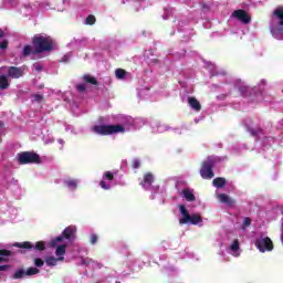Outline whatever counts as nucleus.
Listing matches in <instances>:
<instances>
[{
  "mask_svg": "<svg viewBox=\"0 0 283 283\" xmlns=\"http://www.w3.org/2000/svg\"><path fill=\"white\" fill-rule=\"evenodd\" d=\"M33 54H43V52H52L54 50V39L50 35H34L32 38Z\"/></svg>",
  "mask_w": 283,
  "mask_h": 283,
  "instance_id": "obj_1",
  "label": "nucleus"
},
{
  "mask_svg": "<svg viewBox=\"0 0 283 283\" xmlns=\"http://www.w3.org/2000/svg\"><path fill=\"white\" fill-rule=\"evenodd\" d=\"M92 132L94 134H98V136H113L114 134H123L125 133V126L117 125H95L92 127Z\"/></svg>",
  "mask_w": 283,
  "mask_h": 283,
  "instance_id": "obj_2",
  "label": "nucleus"
},
{
  "mask_svg": "<svg viewBox=\"0 0 283 283\" xmlns=\"http://www.w3.org/2000/svg\"><path fill=\"white\" fill-rule=\"evenodd\" d=\"M19 165H41V156L34 151H22L17 156Z\"/></svg>",
  "mask_w": 283,
  "mask_h": 283,
  "instance_id": "obj_3",
  "label": "nucleus"
},
{
  "mask_svg": "<svg viewBox=\"0 0 283 283\" xmlns=\"http://www.w3.org/2000/svg\"><path fill=\"white\" fill-rule=\"evenodd\" d=\"M179 211L182 218L179 219L180 224H200L202 217L200 214H189V210L185 205H179Z\"/></svg>",
  "mask_w": 283,
  "mask_h": 283,
  "instance_id": "obj_4",
  "label": "nucleus"
},
{
  "mask_svg": "<svg viewBox=\"0 0 283 283\" xmlns=\"http://www.w3.org/2000/svg\"><path fill=\"white\" fill-rule=\"evenodd\" d=\"M213 167H216V159L212 157H208L205 161L201 164L200 168V176L203 178V180H211L213 176Z\"/></svg>",
  "mask_w": 283,
  "mask_h": 283,
  "instance_id": "obj_5",
  "label": "nucleus"
},
{
  "mask_svg": "<svg viewBox=\"0 0 283 283\" xmlns=\"http://www.w3.org/2000/svg\"><path fill=\"white\" fill-rule=\"evenodd\" d=\"M255 247L261 253H264L265 251H271L273 249V241L269 237L256 239Z\"/></svg>",
  "mask_w": 283,
  "mask_h": 283,
  "instance_id": "obj_6",
  "label": "nucleus"
},
{
  "mask_svg": "<svg viewBox=\"0 0 283 283\" xmlns=\"http://www.w3.org/2000/svg\"><path fill=\"white\" fill-rule=\"evenodd\" d=\"M232 17L243 23V25H249V23H251V15L242 9L233 11Z\"/></svg>",
  "mask_w": 283,
  "mask_h": 283,
  "instance_id": "obj_7",
  "label": "nucleus"
},
{
  "mask_svg": "<svg viewBox=\"0 0 283 283\" xmlns=\"http://www.w3.org/2000/svg\"><path fill=\"white\" fill-rule=\"evenodd\" d=\"M154 180H156V178L154 177V174L151 172H146L144 175V179L140 181V186L143 187V189H149L151 187V185H154Z\"/></svg>",
  "mask_w": 283,
  "mask_h": 283,
  "instance_id": "obj_8",
  "label": "nucleus"
},
{
  "mask_svg": "<svg viewBox=\"0 0 283 283\" xmlns=\"http://www.w3.org/2000/svg\"><path fill=\"white\" fill-rule=\"evenodd\" d=\"M8 76L9 78H21V76H23V69L17 66H9Z\"/></svg>",
  "mask_w": 283,
  "mask_h": 283,
  "instance_id": "obj_9",
  "label": "nucleus"
},
{
  "mask_svg": "<svg viewBox=\"0 0 283 283\" xmlns=\"http://www.w3.org/2000/svg\"><path fill=\"white\" fill-rule=\"evenodd\" d=\"M188 105L193 109L195 112H200L202 109V105L196 97H188Z\"/></svg>",
  "mask_w": 283,
  "mask_h": 283,
  "instance_id": "obj_10",
  "label": "nucleus"
},
{
  "mask_svg": "<svg viewBox=\"0 0 283 283\" xmlns=\"http://www.w3.org/2000/svg\"><path fill=\"white\" fill-rule=\"evenodd\" d=\"M76 233V228L74 227H67L63 230L62 235L64 240H72Z\"/></svg>",
  "mask_w": 283,
  "mask_h": 283,
  "instance_id": "obj_11",
  "label": "nucleus"
},
{
  "mask_svg": "<svg viewBox=\"0 0 283 283\" xmlns=\"http://www.w3.org/2000/svg\"><path fill=\"white\" fill-rule=\"evenodd\" d=\"M181 193L187 202H196V195L189 188L184 189Z\"/></svg>",
  "mask_w": 283,
  "mask_h": 283,
  "instance_id": "obj_12",
  "label": "nucleus"
},
{
  "mask_svg": "<svg viewBox=\"0 0 283 283\" xmlns=\"http://www.w3.org/2000/svg\"><path fill=\"white\" fill-rule=\"evenodd\" d=\"M219 201L223 205H229V207H233V205H235V201L227 193L219 195Z\"/></svg>",
  "mask_w": 283,
  "mask_h": 283,
  "instance_id": "obj_13",
  "label": "nucleus"
},
{
  "mask_svg": "<svg viewBox=\"0 0 283 283\" xmlns=\"http://www.w3.org/2000/svg\"><path fill=\"white\" fill-rule=\"evenodd\" d=\"M272 15H274L275 19L279 20V25H282V27H283V7H277V8L273 11Z\"/></svg>",
  "mask_w": 283,
  "mask_h": 283,
  "instance_id": "obj_14",
  "label": "nucleus"
},
{
  "mask_svg": "<svg viewBox=\"0 0 283 283\" xmlns=\"http://www.w3.org/2000/svg\"><path fill=\"white\" fill-rule=\"evenodd\" d=\"M270 32L274 36V39H282L283 27H271Z\"/></svg>",
  "mask_w": 283,
  "mask_h": 283,
  "instance_id": "obj_15",
  "label": "nucleus"
},
{
  "mask_svg": "<svg viewBox=\"0 0 283 283\" xmlns=\"http://www.w3.org/2000/svg\"><path fill=\"white\" fill-rule=\"evenodd\" d=\"M63 260H65V258L63 256H59L57 259L54 256H49L45 259V262L48 266H56V264H59V262Z\"/></svg>",
  "mask_w": 283,
  "mask_h": 283,
  "instance_id": "obj_16",
  "label": "nucleus"
},
{
  "mask_svg": "<svg viewBox=\"0 0 283 283\" xmlns=\"http://www.w3.org/2000/svg\"><path fill=\"white\" fill-rule=\"evenodd\" d=\"M212 185L217 187V189H222L223 187L227 186V179L222 177H217L213 179Z\"/></svg>",
  "mask_w": 283,
  "mask_h": 283,
  "instance_id": "obj_17",
  "label": "nucleus"
},
{
  "mask_svg": "<svg viewBox=\"0 0 283 283\" xmlns=\"http://www.w3.org/2000/svg\"><path fill=\"white\" fill-rule=\"evenodd\" d=\"M13 247H17V249H34V245L30 241L17 242Z\"/></svg>",
  "mask_w": 283,
  "mask_h": 283,
  "instance_id": "obj_18",
  "label": "nucleus"
},
{
  "mask_svg": "<svg viewBox=\"0 0 283 283\" xmlns=\"http://www.w3.org/2000/svg\"><path fill=\"white\" fill-rule=\"evenodd\" d=\"M239 92L243 96H251V92H253V88H251V86L240 85Z\"/></svg>",
  "mask_w": 283,
  "mask_h": 283,
  "instance_id": "obj_19",
  "label": "nucleus"
},
{
  "mask_svg": "<svg viewBox=\"0 0 283 283\" xmlns=\"http://www.w3.org/2000/svg\"><path fill=\"white\" fill-rule=\"evenodd\" d=\"M10 87V82L8 81V76L0 75V90H8Z\"/></svg>",
  "mask_w": 283,
  "mask_h": 283,
  "instance_id": "obj_20",
  "label": "nucleus"
},
{
  "mask_svg": "<svg viewBox=\"0 0 283 283\" xmlns=\"http://www.w3.org/2000/svg\"><path fill=\"white\" fill-rule=\"evenodd\" d=\"M27 271L23 269H18L15 272L12 274V280H21L25 275Z\"/></svg>",
  "mask_w": 283,
  "mask_h": 283,
  "instance_id": "obj_21",
  "label": "nucleus"
},
{
  "mask_svg": "<svg viewBox=\"0 0 283 283\" xmlns=\"http://www.w3.org/2000/svg\"><path fill=\"white\" fill-rule=\"evenodd\" d=\"M83 81L85 83H90L91 85H98V81L96 80V77H94L92 75H84Z\"/></svg>",
  "mask_w": 283,
  "mask_h": 283,
  "instance_id": "obj_22",
  "label": "nucleus"
},
{
  "mask_svg": "<svg viewBox=\"0 0 283 283\" xmlns=\"http://www.w3.org/2000/svg\"><path fill=\"white\" fill-rule=\"evenodd\" d=\"M30 54H34V50L32 49V45L27 44L22 50V56H30Z\"/></svg>",
  "mask_w": 283,
  "mask_h": 283,
  "instance_id": "obj_23",
  "label": "nucleus"
},
{
  "mask_svg": "<svg viewBox=\"0 0 283 283\" xmlns=\"http://www.w3.org/2000/svg\"><path fill=\"white\" fill-rule=\"evenodd\" d=\"M65 249H67L66 244L59 245L55 250V255H57V258H63V254L65 253Z\"/></svg>",
  "mask_w": 283,
  "mask_h": 283,
  "instance_id": "obj_24",
  "label": "nucleus"
},
{
  "mask_svg": "<svg viewBox=\"0 0 283 283\" xmlns=\"http://www.w3.org/2000/svg\"><path fill=\"white\" fill-rule=\"evenodd\" d=\"M115 76L116 78L122 81L123 78H125V76H127V71H125L124 69H117L115 71Z\"/></svg>",
  "mask_w": 283,
  "mask_h": 283,
  "instance_id": "obj_25",
  "label": "nucleus"
},
{
  "mask_svg": "<svg viewBox=\"0 0 283 283\" xmlns=\"http://www.w3.org/2000/svg\"><path fill=\"white\" fill-rule=\"evenodd\" d=\"M39 273H41V270H39L38 268H28L25 275L30 277L32 275H39Z\"/></svg>",
  "mask_w": 283,
  "mask_h": 283,
  "instance_id": "obj_26",
  "label": "nucleus"
},
{
  "mask_svg": "<svg viewBox=\"0 0 283 283\" xmlns=\"http://www.w3.org/2000/svg\"><path fill=\"white\" fill-rule=\"evenodd\" d=\"M63 240H65V237L61 234L60 237H56L55 239L51 240L50 245L56 247V244H59V242H63Z\"/></svg>",
  "mask_w": 283,
  "mask_h": 283,
  "instance_id": "obj_27",
  "label": "nucleus"
},
{
  "mask_svg": "<svg viewBox=\"0 0 283 283\" xmlns=\"http://www.w3.org/2000/svg\"><path fill=\"white\" fill-rule=\"evenodd\" d=\"M230 251H233L234 253L237 251H240V241L234 240L232 244L230 245Z\"/></svg>",
  "mask_w": 283,
  "mask_h": 283,
  "instance_id": "obj_28",
  "label": "nucleus"
},
{
  "mask_svg": "<svg viewBox=\"0 0 283 283\" xmlns=\"http://www.w3.org/2000/svg\"><path fill=\"white\" fill-rule=\"evenodd\" d=\"M31 98L34 103H43V95L41 94H32Z\"/></svg>",
  "mask_w": 283,
  "mask_h": 283,
  "instance_id": "obj_29",
  "label": "nucleus"
},
{
  "mask_svg": "<svg viewBox=\"0 0 283 283\" xmlns=\"http://www.w3.org/2000/svg\"><path fill=\"white\" fill-rule=\"evenodd\" d=\"M96 23V17L93 14L87 15L86 18V25H94Z\"/></svg>",
  "mask_w": 283,
  "mask_h": 283,
  "instance_id": "obj_30",
  "label": "nucleus"
},
{
  "mask_svg": "<svg viewBox=\"0 0 283 283\" xmlns=\"http://www.w3.org/2000/svg\"><path fill=\"white\" fill-rule=\"evenodd\" d=\"M35 251H45V243L43 241H38L35 243Z\"/></svg>",
  "mask_w": 283,
  "mask_h": 283,
  "instance_id": "obj_31",
  "label": "nucleus"
},
{
  "mask_svg": "<svg viewBox=\"0 0 283 283\" xmlns=\"http://www.w3.org/2000/svg\"><path fill=\"white\" fill-rule=\"evenodd\" d=\"M33 262L34 266H38V269H41L43 264H45V261H43L41 258H35Z\"/></svg>",
  "mask_w": 283,
  "mask_h": 283,
  "instance_id": "obj_32",
  "label": "nucleus"
},
{
  "mask_svg": "<svg viewBox=\"0 0 283 283\" xmlns=\"http://www.w3.org/2000/svg\"><path fill=\"white\" fill-rule=\"evenodd\" d=\"M66 187H69V189H73V190L76 189V187H77L76 180L71 179V180L66 181Z\"/></svg>",
  "mask_w": 283,
  "mask_h": 283,
  "instance_id": "obj_33",
  "label": "nucleus"
},
{
  "mask_svg": "<svg viewBox=\"0 0 283 283\" xmlns=\"http://www.w3.org/2000/svg\"><path fill=\"white\" fill-rule=\"evenodd\" d=\"M10 255H12V251L7 250V249L0 250V256H2V258H10Z\"/></svg>",
  "mask_w": 283,
  "mask_h": 283,
  "instance_id": "obj_34",
  "label": "nucleus"
},
{
  "mask_svg": "<svg viewBox=\"0 0 283 283\" xmlns=\"http://www.w3.org/2000/svg\"><path fill=\"white\" fill-rule=\"evenodd\" d=\"M248 132L251 134V136L255 137V136L262 134V128H259V129L249 128Z\"/></svg>",
  "mask_w": 283,
  "mask_h": 283,
  "instance_id": "obj_35",
  "label": "nucleus"
},
{
  "mask_svg": "<svg viewBox=\"0 0 283 283\" xmlns=\"http://www.w3.org/2000/svg\"><path fill=\"white\" fill-rule=\"evenodd\" d=\"M96 242H98V234H91L90 243L91 244H96Z\"/></svg>",
  "mask_w": 283,
  "mask_h": 283,
  "instance_id": "obj_36",
  "label": "nucleus"
},
{
  "mask_svg": "<svg viewBox=\"0 0 283 283\" xmlns=\"http://www.w3.org/2000/svg\"><path fill=\"white\" fill-rule=\"evenodd\" d=\"M139 167H140V160L134 159L133 163H132V168L133 169H139Z\"/></svg>",
  "mask_w": 283,
  "mask_h": 283,
  "instance_id": "obj_37",
  "label": "nucleus"
},
{
  "mask_svg": "<svg viewBox=\"0 0 283 283\" xmlns=\"http://www.w3.org/2000/svg\"><path fill=\"white\" fill-rule=\"evenodd\" d=\"M104 178H105L106 180H114V174H112L111 171H106V172L104 174Z\"/></svg>",
  "mask_w": 283,
  "mask_h": 283,
  "instance_id": "obj_38",
  "label": "nucleus"
},
{
  "mask_svg": "<svg viewBox=\"0 0 283 283\" xmlns=\"http://www.w3.org/2000/svg\"><path fill=\"white\" fill-rule=\"evenodd\" d=\"M99 187H102V189H105V190H109L111 189V186L107 185V182L105 180H102L99 182Z\"/></svg>",
  "mask_w": 283,
  "mask_h": 283,
  "instance_id": "obj_39",
  "label": "nucleus"
},
{
  "mask_svg": "<svg viewBox=\"0 0 283 283\" xmlns=\"http://www.w3.org/2000/svg\"><path fill=\"white\" fill-rule=\"evenodd\" d=\"M8 49V40H2L0 42V50H7Z\"/></svg>",
  "mask_w": 283,
  "mask_h": 283,
  "instance_id": "obj_40",
  "label": "nucleus"
},
{
  "mask_svg": "<svg viewBox=\"0 0 283 283\" xmlns=\"http://www.w3.org/2000/svg\"><path fill=\"white\" fill-rule=\"evenodd\" d=\"M76 90H77V92H85V90H87V87L85 86V84H77Z\"/></svg>",
  "mask_w": 283,
  "mask_h": 283,
  "instance_id": "obj_41",
  "label": "nucleus"
},
{
  "mask_svg": "<svg viewBox=\"0 0 283 283\" xmlns=\"http://www.w3.org/2000/svg\"><path fill=\"white\" fill-rule=\"evenodd\" d=\"M243 227H251V218L245 217L243 219Z\"/></svg>",
  "mask_w": 283,
  "mask_h": 283,
  "instance_id": "obj_42",
  "label": "nucleus"
},
{
  "mask_svg": "<svg viewBox=\"0 0 283 283\" xmlns=\"http://www.w3.org/2000/svg\"><path fill=\"white\" fill-rule=\"evenodd\" d=\"M158 63H160V62L158 61V59H151V60L149 61V65H158Z\"/></svg>",
  "mask_w": 283,
  "mask_h": 283,
  "instance_id": "obj_43",
  "label": "nucleus"
},
{
  "mask_svg": "<svg viewBox=\"0 0 283 283\" xmlns=\"http://www.w3.org/2000/svg\"><path fill=\"white\" fill-rule=\"evenodd\" d=\"M10 269V265H0V271H7Z\"/></svg>",
  "mask_w": 283,
  "mask_h": 283,
  "instance_id": "obj_44",
  "label": "nucleus"
},
{
  "mask_svg": "<svg viewBox=\"0 0 283 283\" xmlns=\"http://www.w3.org/2000/svg\"><path fill=\"white\" fill-rule=\"evenodd\" d=\"M35 70H36L38 72H41V70H43V66H42V65H35Z\"/></svg>",
  "mask_w": 283,
  "mask_h": 283,
  "instance_id": "obj_45",
  "label": "nucleus"
},
{
  "mask_svg": "<svg viewBox=\"0 0 283 283\" xmlns=\"http://www.w3.org/2000/svg\"><path fill=\"white\" fill-rule=\"evenodd\" d=\"M0 262H8V258L7 256H0Z\"/></svg>",
  "mask_w": 283,
  "mask_h": 283,
  "instance_id": "obj_46",
  "label": "nucleus"
},
{
  "mask_svg": "<svg viewBox=\"0 0 283 283\" xmlns=\"http://www.w3.org/2000/svg\"><path fill=\"white\" fill-rule=\"evenodd\" d=\"M3 36H6V33L2 30H0V41L1 39H3Z\"/></svg>",
  "mask_w": 283,
  "mask_h": 283,
  "instance_id": "obj_47",
  "label": "nucleus"
},
{
  "mask_svg": "<svg viewBox=\"0 0 283 283\" xmlns=\"http://www.w3.org/2000/svg\"><path fill=\"white\" fill-rule=\"evenodd\" d=\"M0 127H3V122L2 120H0Z\"/></svg>",
  "mask_w": 283,
  "mask_h": 283,
  "instance_id": "obj_48",
  "label": "nucleus"
}]
</instances>
